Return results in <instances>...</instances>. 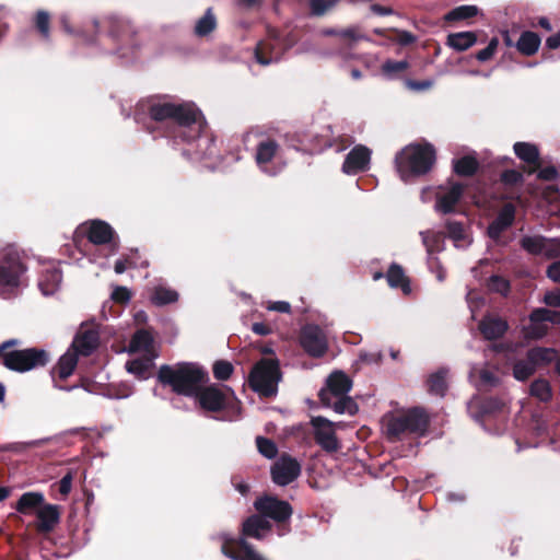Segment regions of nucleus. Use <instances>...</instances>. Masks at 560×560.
Masks as SVG:
<instances>
[{
    "label": "nucleus",
    "mask_w": 560,
    "mask_h": 560,
    "mask_svg": "<svg viewBox=\"0 0 560 560\" xmlns=\"http://www.w3.org/2000/svg\"><path fill=\"white\" fill-rule=\"evenodd\" d=\"M301 475V464L289 455H281L271 466L272 481L284 487Z\"/></svg>",
    "instance_id": "nucleus-15"
},
{
    "label": "nucleus",
    "mask_w": 560,
    "mask_h": 560,
    "mask_svg": "<svg viewBox=\"0 0 560 560\" xmlns=\"http://www.w3.org/2000/svg\"><path fill=\"white\" fill-rule=\"evenodd\" d=\"M387 281L392 288H400L405 294L411 291L404 270L398 265L390 266L387 271Z\"/></svg>",
    "instance_id": "nucleus-39"
},
{
    "label": "nucleus",
    "mask_w": 560,
    "mask_h": 560,
    "mask_svg": "<svg viewBox=\"0 0 560 560\" xmlns=\"http://www.w3.org/2000/svg\"><path fill=\"white\" fill-rule=\"evenodd\" d=\"M178 292L164 284H156L152 289V293L150 295L151 303L156 306H163L171 303H175L178 301Z\"/></svg>",
    "instance_id": "nucleus-30"
},
{
    "label": "nucleus",
    "mask_w": 560,
    "mask_h": 560,
    "mask_svg": "<svg viewBox=\"0 0 560 560\" xmlns=\"http://www.w3.org/2000/svg\"><path fill=\"white\" fill-rule=\"evenodd\" d=\"M384 430L390 441H400L409 436H422L429 427V417L421 408L387 415L383 419Z\"/></svg>",
    "instance_id": "nucleus-3"
},
{
    "label": "nucleus",
    "mask_w": 560,
    "mask_h": 560,
    "mask_svg": "<svg viewBox=\"0 0 560 560\" xmlns=\"http://www.w3.org/2000/svg\"><path fill=\"white\" fill-rule=\"evenodd\" d=\"M48 360V353L43 349L36 348L14 350L3 354L4 366L16 372H26L44 366Z\"/></svg>",
    "instance_id": "nucleus-9"
},
{
    "label": "nucleus",
    "mask_w": 560,
    "mask_h": 560,
    "mask_svg": "<svg viewBox=\"0 0 560 560\" xmlns=\"http://www.w3.org/2000/svg\"><path fill=\"white\" fill-rule=\"evenodd\" d=\"M311 425L315 442L325 452L334 453L340 448L336 432L342 428L341 422H332L325 417L317 416L311 419Z\"/></svg>",
    "instance_id": "nucleus-11"
},
{
    "label": "nucleus",
    "mask_w": 560,
    "mask_h": 560,
    "mask_svg": "<svg viewBox=\"0 0 560 560\" xmlns=\"http://www.w3.org/2000/svg\"><path fill=\"white\" fill-rule=\"evenodd\" d=\"M291 45H283L278 38H269L257 44L255 59L261 66H268L281 59L284 50Z\"/></svg>",
    "instance_id": "nucleus-18"
},
{
    "label": "nucleus",
    "mask_w": 560,
    "mask_h": 560,
    "mask_svg": "<svg viewBox=\"0 0 560 560\" xmlns=\"http://www.w3.org/2000/svg\"><path fill=\"white\" fill-rule=\"evenodd\" d=\"M271 525L262 515H253L243 523V535L256 539H262L269 532Z\"/></svg>",
    "instance_id": "nucleus-25"
},
{
    "label": "nucleus",
    "mask_w": 560,
    "mask_h": 560,
    "mask_svg": "<svg viewBox=\"0 0 560 560\" xmlns=\"http://www.w3.org/2000/svg\"><path fill=\"white\" fill-rule=\"evenodd\" d=\"M448 236L453 240L455 247L466 248L470 245L471 240L467 235L464 226L459 222L448 221L447 224Z\"/></svg>",
    "instance_id": "nucleus-38"
},
{
    "label": "nucleus",
    "mask_w": 560,
    "mask_h": 560,
    "mask_svg": "<svg viewBox=\"0 0 560 560\" xmlns=\"http://www.w3.org/2000/svg\"><path fill=\"white\" fill-rule=\"evenodd\" d=\"M371 151L364 145L354 147L346 156L342 164V172L347 175H355L369 168Z\"/></svg>",
    "instance_id": "nucleus-21"
},
{
    "label": "nucleus",
    "mask_w": 560,
    "mask_h": 560,
    "mask_svg": "<svg viewBox=\"0 0 560 560\" xmlns=\"http://www.w3.org/2000/svg\"><path fill=\"white\" fill-rule=\"evenodd\" d=\"M280 378L278 361L273 359H262L255 364L249 374V386L259 395L269 397L277 393Z\"/></svg>",
    "instance_id": "nucleus-7"
},
{
    "label": "nucleus",
    "mask_w": 560,
    "mask_h": 560,
    "mask_svg": "<svg viewBox=\"0 0 560 560\" xmlns=\"http://www.w3.org/2000/svg\"><path fill=\"white\" fill-rule=\"evenodd\" d=\"M463 192L464 186L459 183H452L446 187H440L436 191L435 210L443 214L453 212Z\"/></svg>",
    "instance_id": "nucleus-19"
},
{
    "label": "nucleus",
    "mask_w": 560,
    "mask_h": 560,
    "mask_svg": "<svg viewBox=\"0 0 560 560\" xmlns=\"http://www.w3.org/2000/svg\"><path fill=\"white\" fill-rule=\"evenodd\" d=\"M45 498L40 492H25L23 493L19 501L16 502L15 509L18 512L22 514H31L36 513V511L44 503Z\"/></svg>",
    "instance_id": "nucleus-29"
},
{
    "label": "nucleus",
    "mask_w": 560,
    "mask_h": 560,
    "mask_svg": "<svg viewBox=\"0 0 560 560\" xmlns=\"http://www.w3.org/2000/svg\"><path fill=\"white\" fill-rule=\"evenodd\" d=\"M544 303L548 306L560 307V289L546 292Z\"/></svg>",
    "instance_id": "nucleus-57"
},
{
    "label": "nucleus",
    "mask_w": 560,
    "mask_h": 560,
    "mask_svg": "<svg viewBox=\"0 0 560 560\" xmlns=\"http://www.w3.org/2000/svg\"><path fill=\"white\" fill-rule=\"evenodd\" d=\"M521 247L532 255H541L544 253L545 247V236L534 234V235H524L521 238Z\"/></svg>",
    "instance_id": "nucleus-40"
},
{
    "label": "nucleus",
    "mask_w": 560,
    "mask_h": 560,
    "mask_svg": "<svg viewBox=\"0 0 560 560\" xmlns=\"http://www.w3.org/2000/svg\"><path fill=\"white\" fill-rule=\"evenodd\" d=\"M498 45H499V39L495 37L492 38L486 48L478 51L477 59L481 62L489 60L494 55V52L498 48Z\"/></svg>",
    "instance_id": "nucleus-55"
},
{
    "label": "nucleus",
    "mask_w": 560,
    "mask_h": 560,
    "mask_svg": "<svg viewBox=\"0 0 560 560\" xmlns=\"http://www.w3.org/2000/svg\"><path fill=\"white\" fill-rule=\"evenodd\" d=\"M155 358L156 354H145L144 358L128 361L126 363V370L137 377L145 380L149 377Z\"/></svg>",
    "instance_id": "nucleus-32"
},
{
    "label": "nucleus",
    "mask_w": 560,
    "mask_h": 560,
    "mask_svg": "<svg viewBox=\"0 0 560 560\" xmlns=\"http://www.w3.org/2000/svg\"><path fill=\"white\" fill-rule=\"evenodd\" d=\"M62 281L61 271L57 268L47 269L39 278L38 287L46 296L58 291Z\"/></svg>",
    "instance_id": "nucleus-28"
},
{
    "label": "nucleus",
    "mask_w": 560,
    "mask_h": 560,
    "mask_svg": "<svg viewBox=\"0 0 560 560\" xmlns=\"http://www.w3.org/2000/svg\"><path fill=\"white\" fill-rule=\"evenodd\" d=\"M505 407V402L499 398L486 399L481 405V411L485 415L494 413L502 410Z\"/></svg>",
    "instance_id": "nucleus-54"
},
{
    "label": "nucleus",
    "mask_w": 560,
    "mask_h": 560,
    "mask_svg": "<svg viewBox=\"0 0 560 560\" xmlns=\"http://www.w3.org/2000/svg\"><path fill=\"white\" fill-rule=\"evenodd\" d=\"M478 167V163L472 156H464L454 162V171L458 175L469 176L472 175Z\"/></svg>",
    "instance_id": "nucleus-45"
},
{
    "label": "nucleus",
    "mask_w": 560,
    "mask_h": 560,
    "mask_svg": "<svg viewBox=\"0 0 560 560\" xmlns=\"http://www.w3.org/2000/svg\"><path fill=\"white\" fill-rule=\"evenodd\" d=\"M130 298V291L126 287H116L112 292V299L118 303H126Z\"/></svg>",
    "instance_id": "nucleus-56"
},
{
    "label": "nucleus",
    "mask_w": 560,
    "mask_h": 560,
    "mask_svg": "<svg viewBox=\"0 0 560 560\" xmlns=\"http://www.w3.org/2000/svg\"><path fill=\"white\" fill-rule=\"evenodd\" d=\"M523 179V176L521 173L516 171H505L502 174V180L508 184H516L520 183Z\"/></svg>",
    "instance_id": "nucleus-63"
},
{
    "label": "nucleus",
    "mask_w": 560,
    "mask_h": 560,
    "mask_svg": "<svg viewBox=\"0 0 560 560\" xmlns=\"http://www.w3.org/2000/svg\"><path fill=\"white\" fill-rule=\"evenodd\" d=\"M89 241L95 245H108L109 255L117 253L118 240L114 229L105 221L91 220L81 226Z\"/></svg>",
    "instance_id": "nucleus-12"
},
{
    "label": "nucleus",
    "mask_w": 560,
    "mask_h": 560,
    "mask_svg": "<svg viewBox=\"0 0 560 560\" xmlns=\"http://www.w3.org/2000/svg\"><path fill=\"white\" fill-rule=\"evenodd\" d=\"M352 387L351 380L341 371L332 372L326 380V385L319 392L322 404L339 415H354L358 411L355 401L348 396Z\"/></svg>",
    "instance_id": "nucleus-4"
},
{
    "label": "nucleus",
    "mask_w": 560,
    "mask_h": 560,
    "mask_svg": "<svg viewBox=\"0 0 560 560\" xmlns=\"http://www.w3.org/2000/svg\"><path fill=\"white\" fill-rule=\"evenodd\" d=\"M233 372V365L228 361H217L213 364V375L217 380L225 381Z\"/></svg>",
    "instance_id": "nucleus-50"
},
{
    "label": "nucleus",
    "mask_w": 560,
    "mask_h": 560,
    "mask_svg": "<svg viewBox=\"0 0 560 560\" xmlns=\"http://www.w3.org/2000/svg\"><path fill=\"white\" fill-rule=\"evenodd\" d=\"M267 308L269 311L279 312V313H290L291 305L290 303L285 301H277V302H269L267 305Z\"/></svg>",
    "instance_id": "nucleus-61"
},
{
    "label": "nucleus",
    "mask_w": 560,
    "mask_h": 560,
    "mask_svg": "<svg viewBox=\"0 0 560 560\" xmlns=\"http://www.w3.org/2000/svg\"><path fill=\"white\" fill-rule=\"evenodd\" d=\"M530 395L541 401H547L551 397L550 386L545 380H536L530 385Z\"/></svg>",
    "instance_id": "nucleus-47"
},
{
    "label": "nucleus",
    "mask_w": 560,
    "mask_h": 560,
    "mask_svg": "<svg viewBox=\"0 0 560 560\" xmlns=\"http://www.w3.org/2000/svg\"><path fill=\"white\" fill-rule=\"evenodd\" d=\"M478 13L476 5H459L451 10L446 15V21H459L468 18H472Z\"/></svg>",
    "instance_id": "nucleus-46"
},
{
    "label": "nucleus",
    "mask_w": 560,
    "mask_h": 560,
    "mask_svg": "<svg viewBox=\"0 0 560 560\" xmlns=\"http://www.w3.org/2000/svg\"><path fill=\"white\" fill-rule=\"evenodd\" d=\"M27 267L16 248L8 246L0 252V291L11 293L25 284Z\"/></svg>",
    "instance_id": "nucleus-6"
},
{
    "label": "nucleus",
    "mask_w": 560,
    "mask_h": 560,
    "mask_svg": "<svg viewBox=\"0 0 560 560\" xmlns=\"http://www.w3.org/2000/svg\"><path fill=\"white\" fill-rule=\"evenodd\" d=\"M103 25L108 28V34L103 37L102 42L120 43L127 45L131 40V27L125 20L109 18L103 21Z\"/></svg>",
    "instance_id": "nucleus-22"
},
{
    "label": "nucleus",
    "mask_w": 560,
    "mask_h": 560,
    "mask_svg": "<svg viewBox=\"0 0 560 560\" xmlns=\"http://www.w3.org/2000/svg\"><path fill=\"white\" fill-rule=\"evenodd\" d=\"M233 395L234 393L230 388L222 390L211 385L208 387L202 386L195 397L198 399L201 408L208 411H219L229 405Z\"/></svg>",
    "instance_id": "nucleus-16"
},
{
    "label": "nucleus",
    "mask_w": 560,
    "mask_h": 560,
    "mask_svg": "<svg viewBox=\"0 0 560 560\" xmlns=\"http://www.w3.org/2000/svg\"><path fill=\"white\" fill-rule=\"evenodd\" d=\"M508 329V324L500 317L487 316L479 323V330L486 339H498Z\"/></svg>",
    "instance_id": "nucleus-26"
},
{
    "label": "nucleus",
    "mask_w": 560,
    "mask_h": 560,
    "mask_svg": "<svg viewBox=\"0 0 560 560\" xmlns=\"http://www.w3.org/2000/svg\"><path fill=\"white\" fill-rule=\"evenodd\" d=\"M36 26L45 39L49 38V14L46 11H38L36 14Z\"/></svg>",
    "instance_id": "nucleus-53"
},
{
    "label": "nucleus",
    "mask_w": 560,
    "mask_h": 560,
    "mask_svg": "<svg viewBox=\"0 0 560 560\" xmlns=\"http://www.w3.org/2000/svg\"><path fill=\"white\" fill-rule=\"evenodd\" d=\"M540 37L530 31H525L521 34L515 47L525 56H533L540 47Z\"/></svg>",
    "instance_id": "nucleus-33"
},
{
    "label": "nucleus",
    "mask_w": 560,
    "mask_h": 560,
    "mask_svg": "<svg viewBox=\"0 0 560 560\" xmlns=\"http://www.w3.org/2000/svg\"><path fill=\"white\" fill-rule=\"evenodd\" d=\"M557 357L556 350L551 348H533L528 350L526 359L517 361L513 366V376L517 381H525L532 376L535 371L549 364Z\"/></svg>",
    "instance_id": "nucleus-10"
},
{
    "label": "nucleus",
    "mask_w": 560,
    "mask_h": 560,
    "mask_svg": "<svg viewBox=\"0 0 560 560\" xmlns=\"http://www.w3.org/2000/svg\"><path fill=\"white\" fill-rule=\"evenodd\" d=\"M71 488H72V474L68 472L59 481V492L66 497L70 493Z\"/></svg>",
    "instance_id": "nucleus-59"
},
{
    "label": "nucleus",
    "mask_w": 560,
    "mask_h": 560,
    "mask_svg": "<svg viewBox=\"0 0 560 560\" xmlns=\"http://www.w3.org/2000/svg\"><path fill=\"white\" fill-rule=\"evenodd\" d=\"M435 161L434 148L429 144H409L405 147L395 159L396 170L404 182L412 176L428 173Z\"/></svg>",
    "instance_id": "nucleus-5"
},
{
    "label": "nucleus",
    "mask_w": 560,
    "mask_h": 560,
    "mask_svg": "<svg viewBox=\"0 0 560 560\" xmlns=\"http://www.w3.org/2000/svg\"><path fill=\"white\" fill-rule=\"evenodd\" d=\"M488 288L491 291H494V292H498L501 294H506L509 291L510 284H509L508 280H505L504 278H502L500 276H491L490 279L488 280Z\"/></svg>",
    "instance_id": "nucleus-52"
},
{
    "label": "nucleus",
    "mask_w": 560,
    "mask_h": 560,
    "mask_svg": "<svg viewBox=\"0 0 560 560\" xmlns=\"http://www.w3.org/2000/svg\"><path fill=\"white\" fill-rule=\"evenodd\" d=\"M514 218L515 207L512 203H505L495 220L488 226L489 237L498 240L501 233L513 224Z\"/></svg>",
    "instance_id": "nucleus-24"
},
{
    "label": "nucleus",
    "mask_w": 560,
    "mask_h": 560,
    "mask_svg": "<svg viewBox=\"0 0 560 560\" xmlns=\"http://www.w3.org/2000/svg\"><path fill=\"white\" fill-rule=\"evenodd\" d=\"M217 26V20L212 9H208L206 13L196 22L195 33L198 36H206L210 34Z\"/></svg>",
    "instance_id": "nucleus-42"
},
{
    "label": "nucleus",
    "mask_w": 560,
    "mask_h": 560,
    "mask_svg": "<svg viewBox=\"0 0 560 560\" xmlns=\"http://www.w3.org/2000/svg\"><path fill=\"white\" fill-rule=\"evenodd\" d=\"M409 63L406 60H387L382 65V73L389 80L396 79L406 71Z\"/></svg>",
    "instance_id": "nucleus-43"
},
{
    "label": "nucleus",
    "mask_w": 560,
    "mask_h": 560,
    "mask_svg": "<svg viewBox=\"0 0 560 560\" xmlns=\"http://www.w3.org/2000/svg\"><path fill=\"white\" fill-rule=\"evenodd\" d=\"M446 370H440L431 375L429 380V389L431 394L444 396L446 390Z\"/></svg>",
    "instance_id": "nucleus-44"
},
{
    "label": "nucleus",
    "mask_w": 560,
    "mask_h": 560,
    "mask_svg": "<svg viewBox=\"0 0 560 560\" xmlns=\"http://www.w3.org/2000/svg\"><path fill=\"white\" fill-rule=\"evenodd\" d=\"M256 444L259 453L266 458L271 459L277 456L278 447L271 440L258 436L256 439Z\"/></svg>",
    "instance_id": "nucleus-48"
},
{
    "label": "nucleus",
    "mask_w": 560,
    "mask_h": 560,
    "mask_svg": "<svg viewBox=\"0 0 560 560\" xmlns=\"http://www.w3.org/2000/svg\"><path fill=\"white\" fill-rule=\"evenodd\" d=\"M219 538L222 541V553L232 560H266L243 538L235 540L229 534H221Z\"/></svg>",
    "instance_id": "nucleus-13"
},
{
    "label": "nucleus",
    "mask_w": 560,
    "mask_h": 560,
    "mask_svg": "<svg viewBox=\"0 0 560 560\" xmlns=\"http://www.w3.org/2000/svg\"><path fill=\"white\" fill-rule=\"evenodd\" d=\"M338 0H308L310 9L314 15H323L332 9Z\"/></svg>",
    "instance_id": "nucleus-49"
},
{
    "label": "nucleus",
    "mask_w": 560,
    "mask_h": 560,
    "mask_svg": "<svg viewBox=\"0 0 560 560\" xmlns=\"http://www.w3.org/2000/svg\"><path fill=\"white\" fill-rule=\"evenodd\" d=\"M150 116L156 121L172 124L175 127V138H180L187 143L198 142L196 150L184 151V154H188L196 160H206L213 156L214 140L201 136L206 120L194 103L158 102L151 105Z\"/></svg>",
    "instance_id": "nucleus-1"
},
{
    "label": "nucleus",
    "mask_w": 560,
    "mask_h": 560,
    "mask_svg": "<svg viewBox=\"0 0 560 560\" xmlns=\"http://www.w3.org/2000/svg\"><path fill=\"white\" fill-rule=\"evenodd\" d=\"M255 162L260 172L268 176H276L285 167L281 147L275 139L268 137L258 140L255 150Z\"/></svg>",
    "instance_id": "nucleus-8"
},
{
    "label": "nucleus",
    "mask_w": 560,
    "mask_h": 560,
    "mask_svg": "<svg viewBox=\"0 0 560 560\" xmlns=\"http://www.w3.org/2000/svg\"><path fill=\"white\" fill-rule=\"evenodd\" d=\"M529 318H530V323H532L530 334L534 337H542L547 331V327L541 324L544 322H549L552 324H560V312L540 307V308L534 310L532 312Z\"/></svg>",
    "instance_id": "nucleus-23"
},
{
    "label": "nucleus",
    "mask_w": 560,
    "mask_h": 560,
    "mask_svg": "<svg viewBox=\"0 0 560 560\" xmlns=\"http://www.w3.org/2000/svg\"><path fill=\"white\" fill-rule=\"evenodd\" d=\"M547 276L553 282L560 283V261H555L548 267Z\"/></svg>",
    "instance_id": "nucleus-62"
},
{
    "label": "nucleus",
    "mask_w": 560,
    "mask_h": 560,
    "mask_svg": "<svg viewBox=\"0 0 560 560\" xmlns=\"http://www.w3.org/2000/svg\"><path fill=\"white\" fill-rule=\"evenodd\" d=\"M255 508L265 518L269 517L277 522L287 521L292 515V508L288 502L271 497L256 500Z\"/></svg>",
    "instance_id": "nucleus-17"
},
{
    "label": "nucleus",
    "mask_w": 560,
    "mask_h": 560,
    "mask_svg": "<svg viewBox=\"0 0 560 560\" xmlns=\"http://www.w3.org/2000/svg\"><path fill=\"white\" fill-rule=\"evenodd\" d=\"M515 155L528 164H537L539 161L538 148L529 142H515L513 145Z\"/></svg>",
    "instance_id": "nucleus-37"
},
{
    "label": "nucleus",
    "mask_w": 560,
    "mask_h": 560,
    "mask_svg": "<svg viewBox=\"0 0 560 560\" xmlns=\"http://www.w3.org/2000/svg\"><path fill=\"white\" fill-rule=\"evenodd\" d=\"M432 84H433V82L430 80H424V81L407 80L406 81L407 88H409L410 90H413V91L429 90L432 86Z\"/></svg>",
    "instance_id": "nucleus-60"
},
{
    "label": "nucleus",
    "mask_w": 560,
    "mask_h": 560,
    "mask_svg": "<svg viewBox=\"0 0 560 560\" xmlns=\"http://www.w3.org/2000/svg\"><path fill=\"white\" fill-rule=\"evenodd\" d=\"M476 386L479 389H488L498 385L499 378L491 372L485 369H472L470 372V378H476Z\"/></svg>",
    "instance_id": "nucleus-41"
},
{
    "label": "nucleus",
    "mask_w": 560,
    "mask_h": 560,
    "mask_svg": "<svg viewBox=\"0 0 560 560\" xmlns=\"http://www.w3.org/2000/svg\"><path fill=\"white\" fill-rule=\"evenodd\" d=\"M79 355L80 354L70 347L67 352L60 357L56 366V373L61 380H66L73 373L78 364Z\"/></svg>",
    "instance_id": "nucleus-34"
},
{
    "label": "nucleus",
    "mask_w": 560,
    "mask_h": 560,
    "mask_svg": "<svg viewBox=\"0 0 560 560\" xmlns=\"http://www.w3.org/2000/svg\"><path fill=\"white\" fill-rule=\"evenodd\" d=\"M420 236L427 249L429 268H433V258H435L434 253L441 249L442 236L439 233L430 231L420 232Z\"/></svg>",
    "instance_id": "nucleus-36"
},
{
    "label": "nucleus",
    "mask_w": 560,
    "mask_h": 560,
    "mask_svg": "<svg viewBox=\"0 0 560 560\" xmlns=\"http://www.w3.org/2000/svg\"><path fill=\"white\" fill-rule=\"evenodd\" d=\"M339 36L341 38L348 39L350 42H357V40L364 38L363 35L360 34V32L358 31L357 27H349V28L341 30L339 32Z\"/></svg>",
    "instance_id": "nucleus-58"
},
{
    "label": "nucleus",
    "mask_w": 560,
    "mask_h": 560,
    "mask_svg": "<svg viewBox=\"0 0 560 560\" xmlns=\"http://www.w3.org/2000/svg\"><path fill=\"white\" fill-rule=\"evenodd\" d=\"M477 42V36L472 32H458L447 36V45L457 51H465Z\"/></svg>",
    "instance_id": "nucleus-35"
},
{
    "label": "nucleus",
    "mask_w": 560,
    "mask_h": 560,
    "mask_svg": "<svg viewBox=\"0 0 560 560\" xmlns=\"http://www.w3.org/2000/svg\"><path fill=\"white\" fill-rule=\"evenodd\" d=\"M397 33H398L397 42L402 46H406V45H409V44H412L413 42H416V36L408 31H398Z\"/></svg>",
    "instance_id": "nucleus-64"
},
{
    "label": "nucleus",
    "mask_w": 560,
    "mask_h": 560,
    "mask_svg": "<svg viewBox=\"0 0 560 560\" xmlns=\"http://www.w3.org/2000/svg\"><path fill=\"white\" fill-rule=\"evenodd\" d=\"M100 335L91 325H82L71 345L73 351L80 355H90L98 346Z\"/></svg>",
    "instance_id": "nucleus-20"
},
{
    "label": "nucleus",
    "mask_w": 560,
    "mask_h": 560,
    "mask_svg": "<svg viewBox=\"0 0 560 560\" xmlns=\"http://www.w3.org/2000/svg\"><path fill=\"white\" fill-rule=\"evenodd\" d=\"M153 337L145 329H140L132 336L128 350L129 352H144L145 354H154L152 352Z\"/></svg>",
    "instance_id": "nucleus-31"
},
{
    "label": "nucleus",
    "mask_w": 560,
    "mask_h": 560,
    "mask_svg": "<svg viewBox=\"0 0 560 560\" xmlns=\"http://www.w3.org/2000/svg\"><path fill=\"white\" fill-rule=\"evenodd\" d=\"M158 380L178 395L194 397L207 383L208 373L196 363L180 362L161 365Z\"/></svg>",
    "instance_id": "nucleus-2"
},
{
    "label": "nucleus",
    "mask_w": 560,
    "mask_h": 560,
    "mask_svg": "<svg viewBox=\"0 0 560 560\" xmlns=\"http://www.w3.org/2000/svg\"><path fill=\"white\" fill-rule=\"evenodd\" d=\"M300 343L304 351L314 358L323 357L328 349L327 337L317 325H306L302 328Z\"/></svg>",
    "instance_id": "nucleus-14"
},
{
    "label": "nucleus",
    "mask_w": 560,
    "mask_h": 560,
    "mask_svg": "<svg viewBox=\"0 0 560 560\" xmlns=\"http://www.w3.org/2000/svg\"><path fill=\"white\" fill-rule=\"evenodd\" d=\"M36 516L38 518V529L47 533L59 522V509L57 505L43 503L36 511Z\"/></svg>",
    "instance_id": "nucleus-27"
},
{
    "label": "nucleus",
    "mask_w": 560,
    "mask_h": 560,
    "mask_svg": "<svg viewBox=\"0 0 560 560\" xmlns=\"http://www.w3.org/2000/svg\"><path fill=\"white\" fill-rule=\"evenodd\" d=\"M542 256H545L546 258L560 257V237H545V247Z\"/></svg>",
    "instance_id": "nucleus-51"
}]
</instances>
